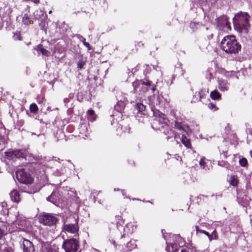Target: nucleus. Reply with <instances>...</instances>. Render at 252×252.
I'll list each match as a JSON object with an SVG mask.
<instances>
[{
	"mask_svg": "<svg viewBox=\"0 0 252 252\" xmlns=\"http://www.w3.org/2000/svg\"><path fill=\"white\" fill-rule=\"evenodd\" d=\"M1 252H14V250L11 247H6L2 250Z\"/></svg>",
	"mask_w": 252,
	"mask_h": 252,
	"instance_id": "obj_43",
	"label": "nucleus"
},
{
	"mask_svg": "<svg viewBox=\"0 0 252 252\" xmlns=\"http://www.w3.org/2000/svg\"><path fill=\"white\" fill-rule=\"evenodd\" d=\"M13 38L14 40H21L20 33L18 32L13 33Z\"/></svg>",
	"mask_w": 252,
	"mask_h": 252,
	"instance_id": "obj_35",
	"label": "nucleus"
},
{
	"mask_svg": "<svg viewBox=\"0 0 252 252\" xmlns=\"http://www.w3.org/2000/svg\"><path fill=\"white\" fill-rule=\"evenodd\" d=\"M16 176L18 181L25 184H31L33 182L31 175L24 169H19L16 172Z\"/></svg>",
	"mask_w": 252,
	"mask_h": 252,
	"instance_id": "obj_7",
	"label": "nucleus"
},
{
	"mask_svg": "<svg viewBox=\"0 0 252 252\" xmlns=\"http://www.w3.org/2000/svg\"><path fill=\"white\" fill-rule=\"evenodd\" d=\"M136 109L139 113H143L146 109V107L141 103H138L136 104Z\"/></svg>",
	"mask_w": 252,
	"mask_h": 252,
	"instance_id": "obj_27",
	"label": "nucleus"
},
{
	"mask_svg": "<svg viewBox=\"0 0 252 252\" xmlns=\"http://www.w3.org/2000/svg\"><path fill=\"white\" fill-rule=\"evenodd\" d=\"M175 127L179 130H183L184 131H187V130L188 129V126H182V125L181 124L177 123V122L175 123Z\"/></svg>",
	"mask_w": 252,
	"mask_h": 252,
	"instance_id": "obj_28",
	"label": "nucleus"
},
{
	"mask_svg": "<svg viewBox=\"0 0 252 252\" xmlns=\"http://www.w3.org/2000/svg\"><path fill=\"white\" fill-rule=\"evenodd\" d=\"M1 233H2V231H1V229L0 228V237L1 236Z\"/></svg>",
	"mask_w": 252,
	"mask_h": 252,
	"instance_id": "obj_59",
	"label": "nucleus"
},
{
	"mask_svg": "<svg viewBox=\"0 0 252 252\" xmlns=\"http://www.w3.org/2000/svg\"><path fill=\"white\" fill-rule=\"evenodd\" d=\"M161 233L166 241V252H178L179 248L185 245V240L179 235L167 234L165 235V231L164 229L161 230Z\"/></svg>",
	"mask_w": 252,
	"mask_h": 252,
	"instance_id": "obj_1",
	"label": "nucleus"
},
{
	"mask_svg": "<svg viewBox=\"0 0 252 252\" xmlns=\"http://www.w3.org/2000/svg\"><path fill=\"white\" fill-rule=\"evenodd\" d=\"M250 133L252 135V129L250 130Z\"/></svg>",
	"mask_w": 252,
	"mask_h": 252,
	"instance_id": "obj_58",
	"label": "nucleus"
},
{
	"mask_svg": "<svg viewBox=\"0 0 252 252\" xmlns=\"http://www.w3.org/2000/svg\"><path fill=\"white\" fill-rule=\"evenodd\" d=\"M210 241L216 239L217 238V232L216 230H214L212 232L211 235L210 234V237H208Z\"/></svg>",
	"mask_w": 252,
	"mask_h": 252,
	"instance_id": "obj_37",
	"label": "nucleus"
},
{
	"mask_svg": "<svg viewBox=\"0 0 252 252\" xmlns=\"http://www.w3.org/2000/svg\"><path fill=\"white\" fill-rule=\"evenodd\" d=\"M82 38H83V39H82V41L84 45L86 47H87L89 50H90L91 49V46H90V44L88 42H86L85 38H84L83 37H82Z\"/></svg>",
	"mask_w": 252,
	"mask_h": 252,
	"instance_id": "obj_40",
	"label": "nucleus"
},
{
	"mask_svg": "<svg viewBox=\"0 0 252 252\" xmlns=\"http://www.w3.org/2000/svg\"><path fill=\"white\" fill-rule=\"evenodd\" d=\"M110 243H111L112 244H113V245H114V246L115 247H116V243H115V241H114L113 240H110Z\"/></svg>",
	"mask_w": 252,
	"mask_h": 252,
	"instance_id": "obj_50",
	"label": "nucleus"
},
{
	"mask_svg": "<svg viewBox=\"0 0 252 252\" xmlns=\"http://www.w3.org/2000/svg\"><path fill=\"white\" fill-rule=\"evenodd\" d=\"M182 142L187 148L191 147V144L189 139L184 134L182 136Z\"/></svg>",
	"mask_w": 252,
	"mask_h": 252,
	"instance_id": "obj_24",
	"label": "nucleus"
},
{
	"mask_svg": "<svg viewBox=\"0 0 252 252\" xmlns=\"http://www.w3.org/2000/svg\"><path fill=\"white\" fill-rule=\"evenodd\" d=\"M35 50H36L38 53H41L43 55L46 57H48L50 55V52L44 49L41 44L37 46V47L35 48Z\"/></svg>",
	"mask_w": 252,
	"mask_h": 252,
	"instance_id": "obj_18",
	"label": "nucleus"
},
{
	"mask_svg": "<svg viewBox=\"0 0 252 252\" xmlns=\"http://www.w3.org/2000/svg\"><path fill=\"white\" fill-rule=\"evenodd\" d=\"M10 196L12 201L15 202H19L20 201V195L19 192L16 189H13L10 193Z\"/></svg>",
	"mask_w": 252,
	"mask_h": 252,
	"instance_id": "obj_16",
	"label": "nucleus"
},
{
	"mask_svg": "<svg viewBox=\"0 0 252 252\" xmlns=\"http://www.w3.org/2000/svg\"><path fill=\"white\" fill-rule=\"evenodd\" d=\"M124 108V105L123 102H118L114 107V110L111 117H113L111 125L115 124V120L117 122H119L122 119V111Z\"/></svg>",
	"mask_w": 252,
	"mask_h": 252,
	"instance_id": "obj_9",
	"label": "nucleus"
},
{
	"mask_svg": "<svg viewBox=\"0 0 252 252\" xmlns=\"http://www.w3.org/2000/svg\"><path fill=\"white\" fill-rule=\"evenodd\" d=\"M43 252H58L56 248L46 247L43 250Z\"/></svg>",
	"mask_w": 252,
	"mask_h": 252,
	"instance_id": "obj_30",
	"label": "nucleus"
},
{
	"mask_svg": "<svg viewBox=\"0 0 252 252\" xmlns=\"http://www.w3.org/2000/svg\"><path fill=\"white\" fill-rule=\"evenodd\" d=\"M151 89H152V91L154 92L156 90V88H155V87H153L151 88Z\"/></svg>",
	"mask_w": 252,
	"mask_h": 252,
	"instance_id": "obj_57",
	"label": "nucleus"
},
{
	"mask_svg": "<svg viewBox=\"0 0 252 252\" xmlns=\"http://www.w3.org/2000/svg\"><path fill=\"white\" fill-rule=\"evenodd\" d=\"M79 247L78 242L76 238H71L64 241L63 248L65 252H76Z\"/></svg>",
	"mask_w": 252,
	"mask_h": 252,
	"instance_id": "obj_8",
	"label": "nucleus"
},
{
	"mask_svg": "<svg viewBox=\"0 0 252 252\" xmlns=\"http://www.w3.org/2000/svg\"><path fill=\"white\" fill-rule=\"evenodd\" d=\"M22 22L24 25H29L31 24L30 18L28 14H26L24 15Z\"/></svg>",
	"mask_w": 252,
	"mask_h": 252,
	"instance_id": "obj_29",
	"label": "nucleus"
},
{
	"mask_svg": "<svg viewBox=\"0 0 252 252\" xmlns=\"http://www.w3.org/2000/svg\"><path fill=\"white\" fill-rule=\"evenodd\" d=\"M250 16L247 13L240 12L235 15L233 18L234 26L237 31L242 32L247 31L249 27Z\"/></svg>",
	"mask_w": 252,
	"mask_h": 252,
	"instance_id": "obj_3",
	"label": "nucleus"
},
{
	"mask_svg": "<svg viewBox=\"0 0 252 252\" xmlns=\"http://www.w3.org/2000/svg\"><path fill=\"white\" fill-rule=\"evenodd\" d=\"M206 78L209 80H210L213 76V73L211 72L209 70H207L206 75Z\"/></svg>",
	"mask_w": 252,
	"mask_h": 252,
	"instance_id": "obj_42",
	"label": "nucleus"
},
{
	"mask_svg": "<svg viewBox=\"0 0 252 252\" xmlns=\"http://www.w3.org/2000/svg\"><path fill=\"white\" fill-rule=\"evenodd\" d=\"M199 26V24L198 23L195 22H192L190 24V27L194 31L198 28Z\"/></svg>",
	"mask_w": 252,
	"mask_h": 252,
	"instance_id": "obj_36",
	"label": "nucleus"
},
{
	"mask_svg": "<svg viewBox=\"0 0 252 252\" xmlns=\"http://www.w3.org/2000/svg\"><path fill=\"white\" fill-rule=\"evenodd\" d=\"M208 107L210 109L213 110L216 108V105L213 103H209L208 104Z\"/></svg>",
	"mask_w": 252,
	"mask_h": 252,
	"instance_id": "obj_46",
	"label": "nucleus"
},
{
	"mask_svg": "<svg viewBox=\"0 0 252 252\" xmlns=\"http://www.w3.org/2000/svg\"><path fill=\"white\" fill-rule=\"evenodd\" d=\"M181 252H189V251L187 249H182Z\"/></svg>",
	"mask_w": 252,
	"mask_h": 252,
	"instance_id": "obj_51",
	"label": "nucleus"
},
{
	"mask_svg": "<svg viewBox=\"0 0 252 252\" xmlns=\"http://www.w3.org/2000/svg\"><path fill=\"white\" fill-rule=\"evenodd\" d=\"M198 226H196V230H197V231H198Z\"/></svg>",
	"mask_w": 252,
	"mask_h": 252,
	"instance_id": "obj_63",
	"label": "nucleus"
},
{
	"mask_svg": "<svg viewBox=\"0 0 252 252\" xmlns=\"http://www.w3.org/2000/svg\"><path fill=\"white\" fill-rule=\"evenodd\" d=\"M239 163L242 166H245L247 164V160L245 158H242L239 160Z\"/></svg>",
	"mask_w": 252,
	"mask_h": 252,
	"instance_id": "obj_39",
	"label": "nucleus"
},
{
	"mask_svg": "<svg viewBox=\"0 0 252 252\" xmlns=\"http://www.w3.org/2000/svg\"><path fill=\"white\" fill-rule=\"evenodd\" d=\"M219 24L220 25L223 26L224 25H226L227 26L228 25V21L227 18L226 16H223L220 18H219Z\"/></svg>",
	"mask_w": 252,
	"mask_h": 252,
	"instance_id": "obj_25",
	"label": "nucleus"
},
{
	"mask_svg": "<svg viewBox=\"0 0 252 252\" xmlns=\"http://www.w3.org/2000/svg\"><path fill=\"white\" fill-rule=\"evenodd\" d=\"M30 110L31 112L35 113L37 112L38 109L35 103H32L30 105Z\"/></svg>",
	"mask_w": 252,
	"mask_h": 252,
	"instance_id": "obj_32",
	"label": "nucleus"
},
{
	"mask_svg": "<svg viewBox=\"0 0 252 252\" xmlns=\"http://www.w3.org/2000/svg\"><path fill=\"white\" fill-rule=\"evenodd\" d=\"M126 248L127 251H131L136 248V244L135 241L131 240L128 243H127Z\"/></svg>",
	"mask_w": 252,
	"mask_h": 252,
	"instance_id": "obj_22",
	"label": "nucleus"
},
{
	"mask_svg": "<svg viewBox=\"0 0 252 252\" xmlns=\"http://www.w3.org/2000/svg\"><path fill=\"white\" fill-rule=\"evenodd\" d=\"M110 243H111L112 244H113V245H114V246L115 247H116V243H115V241H114L113 240H110Z\"/></svg>",
	"mask_w": 252,
	"mask_h": 252,
	"instance_id": "obj_49",
	"label": "nucleus"
},
{
	"mask_svg": "<svg viewBox=\"0 0 252 252\" xmlns=\"http://www.w3.org/2000/svg\"><path fill=\"white\" fill-rule=\"evenodd\" d=\"M85 63L83 61H79L78 63V64H77V67L79 68H82L84 65Z\"/></svg>",
	"mask_w": 252,
	"mask_h": 252,
	"instance_id": "obj_45",
	"label": "nucleus"
},
{
	"mask_svg": "<svg viewBox=\"0 0 252 252\" xmlns=\"http://www.w3.org/2000/svg\"><path fill=\"white\" fill-rule=\"evenodd\" d=\"M122 193L123 195L125 197L126 192L124 190H122Z\"/></svg>",
	"mask_w": 252,
	"mask_h": 252,
	"instance_id": "obj_54",
	"label": "nucleus"
},
{
	"mask_svg": "<svg viewBox=\"0 0 252 252\" xmlns=\"http://www.w3.org/2000/svg\"><path fill=\"white\" fill-rule=\"evenodd\" d=\"M47 200L51 202L55 203L56 201L58 200V198L57 196V192H53L51 195L47 198Z\"/></svg>",
	"mask_w": 252,
	"mask_h": 252,
	"instance_id": "obj_26",
	"label": "nucleus"
},
{
	"mask_svg": "<svg viewBox=\"0 0 252 252\" xmlns=\"http://www.w3.org/2000/svg\"><path fill=\"white\" fill-rule=\"evenodd\" d=\"M65 171L64 168H61L60 169H57L54 174L56 176H60L64 173Z\"/></svg>",
	"mask_w": 252,
	"mask_h": 252,
	"instance_id": "obj_34",
	"label": "nucleus"
},
{
	"mask_svg": "<svg viewBox=\"0 0 252 252\" xmlns=\"http://www.w3.org/2000/svg\"><path fill=\"white\" fill-rule=\"evenodd\" d=\"M220 47L228 54H236L241 50V45L233 35H227L223 37L220 43Z\"/></svg>",
	"mask_w": 252,
	"mask_h": 252,
	"instance_id": "obj_2",
	"label": "nucleus"
},
{
	"mask_svg": "<svg viewBox=\"0 0 252 252\" xmlns=\"http://www.w3.org/2000/svg\"><path fill=\"white\" fill-rule=\"evenodd\" d=\"M165 134L168 135L166 139L168 140L170 138H172L173 137H176V134L172 130H169L167 131V133H165Z\"/></svg>",
	"mask_w": 252,
	"mask_h": 252,
	"instance_id": "obj_33",
	"label": "nucleus"
},
{
	"mask_svg": "<svg viewBox=\"0 0 252 252\" xmlns=\"http://www.w3.org/2000/svg\"><path fill=\"white\" fill-rule=\"evenodd\" d=\"M218 83V88L221 92H225L228 90L229 84L226 80L219 79Z\"/></svg>",
	"mask_w": 252,
	"mask_h": 252,
	"instance_id": "obj_13",
	"label": "nucleus"
},
{
	"mask_svg": "<svg viewBox=\"0 0 252 252\" xmlns=\"http://www.w3.org/2000/svg\"><path fill=\"white\" fill-rule=\"evenodd\" d=\"M5 155L6 158L9 160L23 158L24 156L23 153L18 150L6 152Z\"/></svg>",
	"mask_w": 252,
	"mask_h": 252,
	"instance_id": "obj_10",
	"label": "nucleus"
},
{
	"mask_svg": "<svg viewBox=\"0 0 252 252\" xmlns=\"http://www.w3.org/2000/svg\"><path fill=\"white\" fill-rule=\"evenodd\" d=\"M89 136V132H88L87 126L86 125H82L80 127V135L79 136L84 139H86Z\"/></svg>",
	"mask_w": 252,
	"mask_h": 252,
	"instance_id": "obj_14",
	"label": "nucleus"
},
{
	"mask_svg": "<svg viewBox=\"0 0 252 252\" xmlns=\"http://www.w3.org/2000/svg\"><path fill=\"white\" fill-rule=\"evenodd\" d=\"M165 99L162 95H158L156 99L153 102L154 105H163Z\"/></svg>",
	"mask_w": 252,
	"mask_h": 252,
	"instance_id": "obj_21",
	"label": "nucleus"
},
{
	"mask_svg": "<svg viewBox=\"0 0 252 252\" xmlns=\"http://www.w3.org/2000/svg\"><path fill=\"white\" fill-rule=\"evenodd\" d=\"M197 95L199 96L200 100L202 99L205 95V92L203 90H201L197 93Z\"/></svg>",
	"mask_w": 252,
	"mask_h": 252,
	"instance_id": "obj_41",
	"label": "nucleus"
},
{
	"mask_svg": "<svg viewBox=\"0 0 252 252\" xmlns=\"http://www.w3.org/2000/svg\"><path fill=\"white\" fill-rule=\"evenodd\" d=\"M151 85V82L148 80H136L132 83L134 93L139 94L147 92Z\"/></svg>",
	"mask_w": 252,
	"mask_h": 252,
	"instance_id": "obj_5",
	"label": "nucleus"
},
{
	"mask_svg": "<svg viewBox=\"0 0 252 252\" xmlns=\"http://www.w3.org/2000/svg\"><path fill=\"white\" fill-rule=\"evenodd\" d=\"M63 101L65 103H67L69 102V99L68 98H65L63 99Z\"/></svg>",
	"mask_w": 252,
	"mask_h": 252,
	"instance_id": "obj_52",
	"label": "nucleus"
},
{
	"mask_svg": "<svg viewBox=\"0 0 252 252\" xmlns=\"http://www.w3.org/2000/svg\"><path fill=\"white\" fill-rule=\"evenodd\" d=\"M34 14L36 19H40L41 20L47 17L46 14L44 10H42V9L36 10L34 12Z\"/></svg>",
	"mask_w": 252,
	"mask_h": 252,
	"instance_id": "obj_17",
	"label": "nucleus"
},
{
	"mask_svg": "<svg viewBox=\"0 0 252 252\" xmlns=\"http://www.w3.org/2000/svg\"><path fill=\"white\" fill-rule=\"evenodd\" d=\"M114 190H115V191H116V190H119V189H114Z\"/></svg>",
	"mask_w": 252,
	"mask_h": 252,
	"instance_id": "obj_64",
	"label": "nucleus"
},
{
	"mask_svg": "<svg viewBox=\"0 0 252 252\" xmlns=\"http://www.w3.org/2000/svg\"><path fill=\"white\" fill-rule=\"evenodd\" d=\"M200 166L202 168L204 169L205 170H207L209 169V167L208 166H206V162H205L204 158H201L199 161Z\"/></svg>",
	"mask_w": 252,
	"mask_h": 252,
	"instance_id": "obj_31",
	"label": "nucleus"
},
{
	"mask_svg": "<svg viewBox=\"0 0 252 252\" xmlns=\"http://www.w3.org/2000/svg\"><path fill=\"white\" fill-rule=\"evenodd\" d=\"M72 96V94H69V97H71Z\"/></svg>",
	"mask_w": 252,
	"mask_h": 252,
	"instance_id": "obj_60",
	"label": "nucleus"
},
{
	"mask_svg": "<svg viewBox=\"0 0 252 252\" xmlns=\"http://www.w3.org/2000/svg\"><path fill=\"white\" fill-rule=\"evenodd\" d=\"M201 1L202 3H208V5H209L210 3L211 4L215 3L217 1V0H201Z\"/></svg>",
	"mask_w": 252,
	"mask_h": 252,
	"instance_id": "obj_38",
	"label": "nucleus"
},
{
	"mask_svg": "<svg viewBox=\"0 0 252 252\" xmlns=\"http://www.w3.org/2000/svg\"><path fill=\"white\" fill-rule=\"evenodd\" d=\"M14 223L15 225H16V224H18V225H19V221H18V220H15V221L14 222Z\"/></svg>",
	"mask_w": 252,
	"mask_h": 252,
	"instance_id": "obj_55",
	"label": "nucleus"
},
{
	"mask_svg": "<svg viewBox=\"0 0 252 252\" xmlns=\"http://www.w3.org/2000/svg\"><path fill=\"white\" fill-rule=\"evenodd\" d=\"M52 10H50V11H49V14H51V13H52Z\"/></svg>",
	"mask_w": 252,
	"mask_h": 252,
	"instance_id": "obj_62",
	"label": "nucleus"
},
{
	"mask_svg": "<svg viewBox=\"0 0 252 252\" xmlns=\"http://www.w3.org/2000/svg\"><path fill=\"white\" fill-rule=\"evenodd\" d=\"M116 220L117 227L121 233V238L128 236L130 234L132 233L136 228V225L135 223L133 222L127 223L124 226V224L125 223L124 220L121 216H117Z\"/></svg>",
	"mask_w": 252,
	"mask_h": 252,
	"instance_id": "obj_4",
	"label": "nucleus"
},
{
	"mask_svg": "<svg viewBox=\"0 0 252 252\" xmlns=\"http://www.w3.org/2000/svg\"><path fill=\"white\" fill-rule=\"evenodd\" d=\"M179 65L178 67H176V70L177 71L178 70L180 71V74L183 75L184 74V71L182 69V68L181 67V64L180 63H179L178 64Z\"/></svg>",
	"mask_w": 252,
	"mask_h": 252,
	"instance_id": "obj_44",
	"label": "nucleus"
},
{
	"mask_svg": "<svg viewBox=\"0 0 252 252\" xmlns=\"http://www.w3.org/2000/svg\"><path fill=\"white\" fill-rule=\"evenodd\" d=\"M4 145L3 139L2 137L0 136V146L1 147H3Z\"/></svg>",
	"mask_w": 252,
	"mask_h": 252,
	"instance_id": "obj_47",
	"label": "nucleus"
},
{
	"mask_svg": "<svg viewBox=\"0 0 252 252\" xmlns=\"http://www.w3.org/2000/svg\"><path fill=\"white\" fill-rule=\"evenodd\" d=\"M197 101V98H193V99L191 100V102H196Z\"/></svg>",
	"mask_w": 252,
	"mask_h": 252,
	"instance_id": "obj_53",
	"label": "nucleus"
},
{
	"mask_svg": "<svg viewBox=\"0 0 252 252\" xmlns=\"http://www.w3.org/2000/svg\"><path fill=\"white\" fill-rule=\"evenodd\" d=\"M63 228L65 231L72 234L77 233L78 231V226L76 222L74 224H64Z\"/></svg>",
	"mask_w": 252,
	"mask_h": 252,
	"instance_id": "obj_12",
	"label": "nucleus"
},
{
	"mask_svg": "<svg viewBox=\"0 0 252 252\" xmlns=\"http://www.w3.org/2000/svg\"><path fill=\"white\" fill-rule=\"evenodd\" d=\"M218 164H219V165H220V166H223V165L224 164V163H223V164H221V162H220V161H219V162H218Z\"/></svg>",
	"mask_w": 252,
	"mask_h": 252,
	"instance_id": "obj_56",
	"label": "nucleus"
},
{
	"mask_svg": "<svg viewBox=\"0 0 252 252\" xmlns=\"http://www.w3.org/2000/svg\"><path fill=\"white\" fill-rule=\"evenodd\" d=\"M201 232L206 235L208 237H210V234L205 230H201Z\"/></svg>",
	"mask_w": 252,
	"mask_h": 252,
	"instance_id": "obj_48",
	"label": "nucleus"
},
{
	"mask_svg": "<svg viewBox=\"0 0 252 252\" xmlns=\"http://www.w3.org/2000/svg\"><path fill=\"white\" fill-rule=\"evenodd\" d=\"M24 252H34V249L31 242L27 239H24L21 244Z\"/></svg>",
	"mask_w": 252,
	"mask_h": 252,
	"instance_id": "obj_11",
	"label": "nucleus"
},
{
	"mask_svg": "<svg viewBox=\"0 0 252 252\" xmlns=\"http://www.w3.org/2000/svg\"><path fill=\"white\" fill-rule=\"evenodd\" d=\"M250 155H251V157L252 158V151H250Z\"/></svg>",
	"mask_w": 252,
	"mask_h": 252,
	"instance_id": "obj_61",
	"label": "nucleus"
},
{
	"mask_svg": "<svg viewBox=\"0 0 252 252\" xmlns=\"http://www.w3.org/2000/svg\"><path fill=\"white\" fill-rule=\"evenodd\" d=\"M88 115V118L91 121H94L96 119V115L94 114V111L93 109H89L87 113Z\"/></svg>",
	"mask_w": 252,
	"mask_h": 252,
	"instance_id": "obj_23",
	"label": "nucleus"
},
{
	"mask_svg": "<svg viewBox=\"0 0 252 252\" xmlns=\"http://www.w3.org/2000/svg\"><path fill=\"white\" fill-rule=\"evenodd\" d=\"M210 97L213 100H219L221 99V94L217 90L211 92Z\"/></svg>",
	"mask_w": 252,
	"mask_h": 252,
	"instance_id": "obj_20",
	"label": "nucleus"
},
{
	"mask_svg": "<svg viewBox=\"0 0 252 252\" xmlns=\"http://www.w3.org/2000/svg\"><path fill=\"white\" fill-rule=\"evenodd\" d=\"M58 219L53 214L43 213L39 217V221L44 225L52 226L55 225Z\"/></svg>",
	"mask_w": 252,
	"mask_h": 252,
	"instance_id": "obj_6",
	"label": "nucleus"
},
{
	"mask_svg": "<svg viewBox=\"0 0 252 252\" xmlns=\"http://www.w3.org/2000/svg\"><path fill=\"white\" fill-rule=\"evenodd\" d=\"M156 121L162 125V127L164 126V125L166 126L167 122V119L165 115L161 113L158 114V115L156 117Z\"/></svg>",
	"mask_w": 252,
	"mask_h": 252,
	"instance_id": "obj_15",
	"label": "nucleus"
},
{
	"mask_svg": "<svg viewBox=\"0 0 252 252\" xmlns=\"http://www.w3.org/2000/svg\"><path fill=\"white\" fill-rule=\"evenodd\" d=\"M228 181L231 186H236L238 183V178L237 176L231 175L228 179Z\"/></svg>",
	"mask_w": 252,
	"mask_h": 252,
	"instance_id": "obj_19",
	"label": "nucleus"
}]
</instances>
